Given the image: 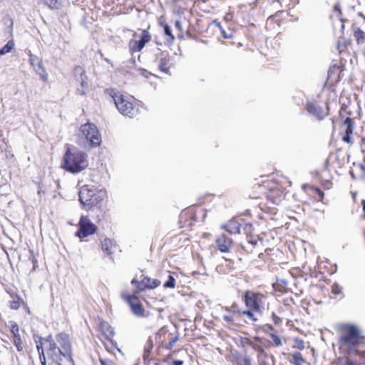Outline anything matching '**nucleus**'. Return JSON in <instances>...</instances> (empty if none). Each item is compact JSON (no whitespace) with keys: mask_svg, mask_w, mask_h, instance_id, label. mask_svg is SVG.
<instances>
[{"mask_svg":"<svg viewBox=\"0 0 365 365\" xmlns=\"http://www.w3.org/2000/svg\"><path fill=\"white\" fill-rule=\"evenodd\" d=\"M339 346L351 356L356 351V348L365 344V337L361 329L352 324H341L339 325Z\"/></svg>","mask_w":365,"mask_h":365,"instance_id":"obj_1","label":"nucleus"},{"mask_svg":"<svg viewBox=\"0 0 365 365\" xmlns=\"http://www.w3.org/2000/svg\"><path fill=\"white\" fill-rule=\"evenodd\" d=\"M88 165L86 155L81 151L72 152L68 148L64 158L63 168L66 170L77 173L84 170Z\"/></svg>","mask_w":365,"mask_h":365,"instance_id":"obj_2","label":"nucleus"},{"mask_svg":"<svg viewBox=\"0 0 365 365\" xmlns=\"http://www.w3.org/2000/svg\"><path fill=\"white\" fill-rule=\"evenodd\" d=\"M101 135L97 127L90 123L81 125L78 134V144L85 147L87 144L90 147H97L101 145Z\"/></svg>","mask_w":365,"mask_h":365,"instance_id":"obj_3","label":"nucleus"},{"mask_svg":"<svg viewBox=\"0 0 365 365\" xmlns=\"http://www.w3.org/2000/svg\"><path fill=\"white\" fill-rule=\"evenodd\" d=\"M106 192L96 190L94 186L83 185L79 191V201L84 206L91 208L100 204L104 199Z\"/></svg>","mask_w":365,"mask_h":365,"instance_id":"obj_4","label":"nucleus"},{"mask_svg":"<svg viewBox=\"0 0 365 365\" xmlns=\"http://www.w3.org/2000/svg\"><path fill=\"white\" fill-rule=\"evenodd\" d=\"M110 95L112 96L115 106L120 113L130 118L137 115L138 110L133 105V101H128V98L117 93L113 89L110 90Z\"/></svg>","mask_w":365,"mask_h":365,"instance_id":"obj_5","label":"nucleus"},{"mask_svg":"<svg viewBox=\"0 0 365 365\" xmlns=\"http://www.w3.org/2000/svg\"><path fill=\"white\" fill-rule=\"evenodd\" d=\"M265 299L264 295L250 290L247 291L244 295L246 306L252 311L259 314H262L264 310Z\"/></svg>","mask_w":365,"mask_h":365,"instance_id":"obj_6","label":"nucleus"},{"mask_svg":"<svg viewBox=\"0 0 365 365\" xmlns=\"http://www.w3.org/2000/svg\"><path fill=\"white\" fill-rule=\"evenodd\" d=\"M56 343L60 345L62 351L64 352V359L66 361V365H75L72 357V351L68 335L65 333H60L56 336Z\"/></svg>","mask_w":365,"mask_h":365,"instance_id":"obj_7","label":"nucleus"},{"mask_svg":"<svg viewBox=\"0 0 365 365\" xmlns=\"http://www.w3.org/2000/svg\"><path fill=\"white\" fill-rule=\"evenodd\" d=\"M78 230L76 235L79 238H84L93 235L97 230V227L90 220L87 216L82 215L78 222Z\"/></svg>","mask_w":365,"mask_h":365,"instance_id":"obj_8","label":"nucleus"},{"mask_svg":"<svg viewBox=\"0 0 365 365\" xmlns=\"http://www.w3.org/2000/svg\"><path fill=\"white\" fill-rule=\"evenodd\" d=\"M47 354L49 359L53 362L58 364V365H62L61 361L62 358H64V352L62 351V349L57 346L56 344H52L47 349ZM66 365V364H65Z\"/></svg>","mask_w":365,"mask_h":365,"instance_id":"obj_9","label":"nucleus"},{"mask_svg":"<svg viewBox=\"0 0 365 365\" xmlns=\"http://www.w3.org/2000/svg\"><path fill=\"white\" fill-rule=\"evenodd\" d=\"M126 302L129 304L132 312L137 317H143L145 309L142 304L139 303L136 297L128 295L125 297Z\"/></svg>","mask_w":365,"mask_h":365,"instance_id":"obj_10","label":"nucleus"},{"mask_svg":"<svg viewBox=\"0 0 365 365\" xmlns=\"http://www.w3.org/2000/svg\"><path fill=\"white\" fill-rule=\"evenodd\" d=\"M215 244L218 250L223 253H227L232 246V240L231 238L222 235L216 240Z\"/></svg>","mask_w":365,"mask_h":365,"instance_id":"obj_11","label":"nucleus"},{"mask_svg":"<svg viewBox=\"0 0 365 365\" xmlns=\"http://www.w3.org/2000/svg\"><path fill=\"white\" fill-rule=\"evenodd\" d=\"M151 36L148 31L143 30L141 34V37L139 41H134V45L131 46L133 52L140 51L145 46V43L150 41Z\"/></svg>","mask_w":365,"mask_h":365,"instance_id":"obj_12","label":"nucleus"},{"mask_svg":"<svg viewBox=\"0 0 365 365\" xmlns=\"http://www.w3.org/2000/svg\"><path fill=\"white\" fill-rule=\"evenodd\" d=\"M160 284V282L158 279H151L149 277H145L141 282L138 283V288L143 290L145 288L154 289Z\"/></svg>","mask_w":365,"mask_h":365,"instance_id":"obj_13","label":"nucleus"},{"mask_svg":"<svg viewBox=\"0 0 365 365\" xmlns=\"http://www.w3.org/2000/svg\"><path fill=\"white\" fill-rule=\"evenodd\" d=\"M73 76L76 78L78 81L81 83L83 87L85 86V85H87L86 83V76L85 75V71L84 69L80 66H77L74 68L73 71Z\"/></svg>","mask_w":365,"mask_h":365,"instance_id":"obj_14","label":"nucleus"},{"mask_svg":"<svg viewBox=\"0 0 365 365\" xmlns=\"http://www.w3.org/2000/svg\"><path fill=\"white\" fill-rule=\"evenodd\" d=\"M307 110L309 113L314 115L319 120H322L324 118L325 115L324 114L322 109L314 103H308Z\"/></svg>","mask_w":365,"mask_h":365,"instance_id":"obj_15","label":"nucleus"},{"mask_svg":"<svg viewBox=\"0 0 365 365\" xmlns=\"http://www.w3.org/2000/svg\"><path fill=\"white\" fill-rule=\"evenodd\" d=\"M153 348V341L151 337H149L144 347L143 359L145 361H150Z\"/></svg>","mask_w":365,"mask_h":365,"instance_id":"obj_16","label":"nucleus"},{"mask_svg":"<svg viewBox=\"0 0 365 365\" xmlns=\"http://www.w3.org/2000/svg\"><path fill=\"white\" fill-rule=\"evenodd\" d=\"M30 63L36 70H41L44 71V67L43 66L42 61L35 55L30 56Z\"/></svg>","mask_w":365,"mask_h":365,"instance_id":"obj_17","label":"nucleus"},{"mask_svg":"<svg viewBox=\"0 0 365 365\" xmlns=\"http://www.w3.org/2000/svg\"><path fill=\"white\" fill-rule=\"evenodd\" d=\"M102 250L107 253L108 256H111L113 254L112 248L113 246V242L109 238H106L102 242Z\"/></svg>","mask_w":365,"mask_h":365,"instance_id":"obj_18","label":"nucleus"},{"mask_svg":"<svg viewBox=\"0 0 365 365\" xmlns=\"http://www.w3.org/2000/svg\"><path fill=\"white\" fill-rule=\"evenodd\" d=\"M290 361L294 365H303L304 359L300 353L296 352L292 354V360Z\"/></svg>","mask_w":365,"mask_h":365,"instance_id":"obj_19","label":"nucleus"},{"mask_svg":"<svg viewBox=\"0 0 365 365\" xmlns=\"http://www.w3.org/2000/svg\"><path fill=\"white\" fill-rule=\"evenodd\" d=\"M14 47V42L13 40H10L7 43L0 49V56L5 55L9 53Z\"/></svg>","mask_w":365,"mask_h":365,"instance_id":"obj_20","label":"nucleus"},{"mask_svg":"<svg viewBox=\"0 0 365 365\" xmlns=\"http://www.w3.org/2000/svg\"><path fill=\"white\" fill-rule=\"evenodd\" d=\"M344 124L346 126L345 133L351 135L354 130L353 120L348 117L345 119Z\"/></svg>","mask_w":365,"mask_h":365,"instance_id":"obj_21","label":"nucleus"},{"mask_svg":"<svg viewBox=\"0 0 365 365\" xmlns=\"http://www.w3.org/2000/svg\"><path fill=\"white\" fill-rule=\"evenodd\" d=\"M249 344L255 351H256L257 352L259 359L262 356H264L265 357L267 356V354L265 353L264 349L261 346L256 344L252 341H250L249 343Z\"/></svg>","mask_w":365,"mask_h":365,"instance_id":"obj_22","label":"nucleus"},{"mask_svg":"<svg viewBox=\"0 0 365 365\" xmlns=\"http://www.w3.org/2000/svg\"><path fill=\"white\" fill-rule=\"evenodd\" d=\"M34 339L36 343V349H37L38 353L44 351V350H43V337L34 335Z\"/></svg>","mask_w":365,"mask_h":365,"instance_id":"obj_23","label":"nucleus"},{"mask_svg":"<svg viewBox=\"0 0 365 365\" xmlns=\"http://www.w3.org/2000/svg\"><path fill=\"white\" fill-rule=\"evenodd\" d=\"M222 309L232 314L228 315H223L222 319L227 322H232L233 321L232 315L235 314L236 313H239L238 311L237 312L235 310H231V309L228 307H223Z\"/></svg>","mask_w":365,"mask_h":365,"instance_id":"obj_24","label":"nucleus"},{"mask_svg":"<svg viewBox=\"0 0 365 365\" xmlns=\"http://www.w3.org/2000/svg\"><path fill=\"white\" fill-rule=\"evenodd\" d=\"M13 342L19 351H23L22 341L19 334L14 333Z\"/></svg>","mask_w":365,"mask_h":365,"instance_id":"obj_25","label":"nucleus"},{"mask_svg":"<svg viewBox=\"0 0 365 365\" xmlns=\"http://www.w3.org/2000/svg\"><path fill=\"white\" fill-rule=\"evenodd\" d=\"M354 36L359 43H363L365 38V33L360 29H357L354 32Z\"/></svg>","mask_w":365,"mask_h":365,"instance_id":"obj_26","label":"nucleus"},{"mask_svg":"<svg viewBox=\"0 0 365 365\" xmlns=\"http://www.w3.org/2000/svg\"><path fill=\"white\" fill-rule=\"evenodd\" d=\"M165 288H174L175 286V279L173 275L169 274L168 280L163 284Z\"/></svg>","mask_w":365,"mask_h":365,"instance_id":"obj_27","label":"nucleus"},{"mask_svg":"<svg viewBox=\"0 0 365 365\" xmlns=\"http://www.w3.org/2000/svg\"><path fill=\"white\" fill-rule=\"evenodd\" d=\"M293 347L299 350L304 349V341L299 338H296L294 340Z\"/></svg>","mask_w":365,"mask_h":365,"instance_id":"obj_28","label":"nucleus"},{"mask_svg":"<svg viewBox=\"0 0 365 365\" xmlns=\"http://www.w3.org/2000/svg\"><path fill=\"white\" fill-rule=\"evenodd\" d=\"M168 61L165 58L160 59L159 63V69L163 73H168V68L167 66Z\"/></svg>","mask_w":365,"mask_h":365,"instance_id":"obj_29","label":"nucleus"},{"mask_svg":"<svg viewBox=\"0 0 365 365\" xmlns=\"http://www.w3.org/2000/svg\"><path fill=\"white\" fill-rule=\"evenodd\" d=\"M269 336H270L271 339H272L273 343L275 346H282V340L279 336H277V334H275L274 333H270Z\"/></svg>","mask_w":365,"mask_h":365,"instance_id":"obj_30","label":"nucleus"},{"mask_svg":"<svg viewBox=\"0 0 365 365\" xmlns=\"http://www.w3.org/2000/svg\"><path fill=\"white\" fill-rule=\"evenodd\" d=\"M45 4L50 8H58L60 4V0H43Z\"/></svg>","mask_w":365,"mask_h":365,"instance_id":"obj_31","label":"nucleus"},{"mask_svg":"<svg viewBox=\"0 0 365 365\" xmlns=\"http://www.w3.org/2000/svg\"><path fill=\"white\" fill-rule=\"evenodd\" d=\"M252 312L253 311H252L251 309H249L247 311H244L242 312V314L246 315L250 319H251L254 322H256V321H257V319L254 316Z\"/></svg>","mask_w":365,"mask_h":365,"instance_id":"obj_32","label":"nucleus"},{"mask_svg":"<svg viewBox=\"0 0 365 365\" xmlns=\"http://www.w3.org/2000/svg\"><path fill=\"white\" fill-rule=\"evenodd\" d=\"M165 34L170 36L171 40H174L175 37L172 34L171 28L168 25H164Z\"/></svg>","mask_w":365,"mask_h":365,"instance_id":"obj_33","label":"nucleus"},{"mask_svg":"<svg viewBox=\"0 0 365 365\" xmlns=\"http://www.w3.org/2000/svg\"><path fill=\"white\" fill-rule=\"evenodd\" d=\"M36 73L40 76L41 78L43 81H46L47 79H48V74L46 71V70L44 69V71H41V70H36Z\"/></svg>","mask_w":365,"mask_h":365,"instance_id":"obj_34","label":"nucleus"},{"mask_svg":"<svg viewBox=\"0 0 365 365\" xmlns=\"http://www.w3.org/2000/svg\"><path fill=\"white\" fill-rule=\"evenodd\" d=\"M10 307L12 309H18L20 307V300L19 299L10 302Z\"/></svg>","mask_w":365,"mask_h":365,"instance_id":"obj_35","label":"nucleus"},{"mask_svg":"<svg viewBox=\"0 0 365 365\" xmlns=\"http://www.w3.org/2000/svg\"><path fill=\"white\" fill-rule=\"evenodd\" d=\"M48 342L49 344V346L52 344H56V341L53 339L51 335L48 336L46 338H43V342Z\"/></svg>","mask_w":365,"mask_h":365,"instance_id":"obj_36","label":"nucleus"},{"mask_svg":"<svg viewBox=\"0 0 365 365\" xmlns=\"http://www.w3.org/2000/svg\"><path fill=\"white\" fill-rule=\"evenodd\" d=\"M179 340V337L176 335L173 339H172L169 342V348L172 349L173 346L175 344V343Z\"/></svg>","mask_w":365,"mask_h":365,"instance_id":"obj_37","label":"nucleus"},{"mask_svg":"<svg viewBox=\"0 0 365 365\" xmlns=\"http://www.w3.org/2000/svg\"><path fill=\"white\" fill-rule=\"evenodd\" d=\"M239 365H251V361L249 358L246 357L244 358L241 362L239 364Z\"/></svg>","mask_w":365,"mask_h":365,"instance_id":"obj_38","label":"nucleus"},{"mask_svg":"<svg viewBox=\"0 0 365 365\" xmlns=\"http://www.w3.org/2000/svg\"><path fill=\"white\" fill-rule=\"evenodd\" d=\"M344 365H359V364H357L356 362L351 360L350 359L346 358L344 361Z\"/></svg>","mask_w":365,"mask_h":365,"instance_id":"obj_39","label":"nucleus"},{"mask_svg":"<svg viewBox=\"0 0 365 365\" xmlns=\"http://www.w3.org/2000/svg\"><path fill=\"white\" fill-rule=\"evenodd\" d=\"M358 349L359 348H356V351L353 353L352 355H358L361 358H365V351H359Z\"/></svg>","mask_w":365,"mask_h":365,"instance_id":"obj_40","label":"nucleus"},{"mask_svg":"<svg viewBox=\"0 0 365 365\" xmlns=\"http://www.w3.org/2000/svg\"><path fill=\"white\" fill-rule=\"evenodd\" d=\"M175 26L176 29H178L181 33H182V31H183L182 26V23L180 21H175Z\"/></svg>","mask_w":365,"mask_h":365,"instance_id":"obj_41","label":"nucleus"},{"mask_svg":"<svg viewBox=\"0 0 365 365\" xmlns=\"http://www.w3.org/2000/svg\"><path fill=\"white\" fill-rule=\"evenodd\" d=\"M359 168H360V170L361 172V178L362 179H365V165H359Z\"/></svg>","mask_w":365,"mask_h":365,"instance_id":"obj_42","label":"nucleus"},{"mask_svg":"<svg viewBox=\"0 0 365 365\" xmlns=\"http://www.w3.org/2000/svg\"><path fill=\"white\" fill-rule=\"evenodd\" d=\"M107 331L109 334V336H114V329L111 326L108 325V327H107Z\"/></svg>","mask_w":365,"mask_h":365,"instance_id":"obj_43","label":"nucleus"},{"mask_svg":"<svg viewBox=\"0 0 365 365\" xmlns=\"http://www.w3.org/2000/svg\"><path fill=\"white\" fill-rule=\"evenodd\" d=\"M38 355H39V359H40L41 362L46 361V356H45V352L44 351L39 352Z\"/></svg>","mask_w":365,"mask_h":365,"instance_id":"obj_44","label":"nucleus"},{"mask_svg":"<svg viewBox=\"0 0 365 365\" xmlns=\"http://www.w3.org/2000/svg\"><path fill=\"white\" fill-rule=\"evenodd\" d=\"M272 318H273L274 322L276 324H279V322L281 321L280 318L279 317H277L274 313L272 314Z\"/></svg>","mask_w":365,"mask_h":365,"instance_id":"obj_45","label":"nucleus"},{"mask_svg":"<svg viewBox=\"0 0 365 365\" xmlns=\"http://www.w3.org/2000/svg\"><path fill=\"white\" fill-rule=\"evenodd\" d=\"M351 139V135L345 133V135L343 137V140L346 143H349Z\"/></svg>","mask_w":365,"mask_h":365,"instance_id":"obj_46","label":"nucleus"},{"mask_svg":"<svg viewBox=\"0 0 365 365\" xmlns=\"http://www.w3.org/2000/svg\"><path fill=\"white\" fill-rule=\"evenodd\" d=\"M12 333L14 334V333L16 334H19V327H18V325L15 324L14 326L12 327V330H11Z\"/></svg>","mask_w":365,"mask_h":365,"instance_id":"obj_47","label":"nucleus"},{"mask_svg":"<svg viewBox=\"0 0 365 365\" xmlns=\"http://www.w3.org/2000/svg\"><path fill=\"white\" fill-rule=\"evenodd\" d=\"M182 364H183V361H182V360H175V361H173L172 365H182Z\"/></svg>","mask_w":365,"mask_h":365,"instance_id":"obj_48","label":"nucleus"},{"mask_svg":"<svg viewBox=\"0 0 365 365\" xmlns=\"http://www.w3.org/2000/svg\"><path fill=\"white\" fill-rule=\"evenodd\" d=\"M100 362L101 365H110L108 362H107L106 360L100 359Z\"/></svg>","mask_w":365,"mask_h":365,"instance_id":"obj_49","label":"nucleus"},{"mask_svg":"<svg viewBox=\"0 0 365 365\" xmlns=\"http://www.w3.org/2000/svg\"><path fill=\"white\" fill-rule=\"evenodd\" d=\"M259 359V365H267L265 361L260 359V358Z\"/></svg>","mask_w":365,"mask_h":365,"instance_id":"obj_50","label":"nucleus"},{"mask_svg":"<svg viewBox=\"0 0 365 365\" xmlns=\"http://www.w3.org/2000/svg\"><path fill=\"white\" fill-rule=\"evenodd\" d=\"M362 206H363V210L365 212V200H363L361 202Z\"/></svg>","mask_w":365,"mask_h":365,"instance_id":"obj_51","label":"nucleus"},{"mask_svg":"<svg viewBox=\"0 0 365 365\" xmlns=\"http://www.w3.org/2000/svg\"><path fill=\"white\" fill-rule=\"evenodd\" d=\"M131 283L133 284H138L139 282L137 281L136 279H133L132 281H131Z\"/></svg>","mask_w":365,"mask_h":365,"instance_id":"obj_52","label":"nucleus"},{"mask_svg":"<svg viewBox=\"0 0 365 365\" xmlns=\"http://www.w3.org/2000/svg\"><path fill=\"white\" fill-rule=\"evenodd\" d=\"M230 18H231V16H230V14H227V15L225 16V19L226 20H230Z\"/></svg>","mask_w":365,"mask_h":365,"instance_id":"obj_53","label":"nucleus"},{"mask_svg":"<svg viewBox=\"0 0 365 365\" xmlns=\"http://www.w3.org/2000/svg\"><path fill=\"white\" fill-rule=\"evenodd\" d=\"M78 92H79V94H81V95H84L85 94V92L83 91H79L78 90Z\"/></svg>","mask_w":365,"mask_h":365,"instance_id":"obj_54","label":"nucleus"},{"mask_svg":"<svg viewBox=\"0 0 365 365\" xmlns=\"http://www.w3.org/2000/svg\"><path fill=\"white\" fill-rule=\"evenodd\" d=\"M9 21H10V24H11V27L12 28V25H13V21L11 19H9Z\"/></svg>","mask_w":365,"mask_h":365,"instance_id":"obj_55","label":"nucleus"},{"mask_svg":"<svg viewBox=\"0 0 365 365\" xmlns=\"http://www.w3.org/2000/svg\"><path fill=\"white\" fill-rule=\"evenodd\" d=\"M105 61H107L108 63H110V59H108V58H105Z\"/></svg>","mask_w":365,"mask_h":365,"instance_id":"obj_56","label":"nucleus"},{"mask_svg":"<svg viewBox=\"0 0 365 365\" xmlns=\"http://www.w3.org/2000/svg\"><path fill=\"white\" fill-rule=\"evenodd\" d=\"M350 174H351V177H352L353 178H354V173H353L352 172H351V173H350Z\"/></svg>","mask_w":365,"mask_h":365,"instance_id":"obj_57","label":"nucleus"},{"mask_svg":"<svg viewBox=\"0 0 365 365\" xmlns=\"http://www.w3.org/2000/svg\"><path fill=\"white\" fill-rule=\"evenodd\" d=\"M41 365H46V361L41 362Z\"/></svg>","mask_w":365,"mask_h":365,"instance_id":"obj_58","label":"nucleus"},{"mask_svg":"<svg viewBox=\"0 0 365 365\" xmlns=\"http://www.w3.org/2000/svg\"><path fill=\"white\" fill-rule=\"evenodd\" d=\"M255 339L257 340V341H259V337H256Z\"/></svg>","mask_w":365,"mask_h":365,"instance_id":"obj_59","label":"nucleus"},{"mask_svg":"<svg viewBox=\"0 0 365 365\" xmlns=\"http://www.w3.org/2000/svg\"><path fill=\"white\" fill-rule=\"evenodd\" d=\"M341 28L344 29V24H341Z\"/></svg>","mask_w":365,"mask_h":365,"instance_id":"obj_60","label":"nucleus"}]
</instances>
